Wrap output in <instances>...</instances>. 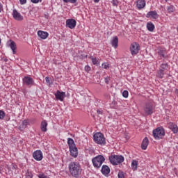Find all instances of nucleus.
<instances>
[{"label": "nucleus", "mask_w": 178, "mask_h": 178, "mask_svg": "<svg viewBox=\"0 0 178 178\" xmlns=\"http://www.w3.org/2000/svg\"><path fill=\"white\" fill-rule=\"evenodd\" d=\"M104 81L105 83H106V84H109V81H111V78L107 76L104 79Z\"/></svg>", "instance_id": "39"}, {"label": "nucleus", "mask_w": 178, "mask_h": 178, "mask_svg": "<svg viewBox=\"0 0 178 178\" xmlns=\"http://www.w3.org/2000/svg\"><path fill=\"white\" fill-rule=\"evenodd\" d=\"M39 178H47V175H44V174H40L38 175Z\"/></svg>", "instance_id": "44"}, {"label": "nucleus", "mask_w": 178, "mask_h": 178, "mask_svg": "<svg viewBox=\"0 0 178 178\" xmlns=\"http://www.w3.org/2000/svg\"><path fill=\"white\" fill-rule=\"evenodd\" d=\"M95 3H98L99 2V0H93Z\"/></svg>", "instance_id": "47"}, {"label": "nucleus", "mask_w": 178, "mask_h": 178, "mask_svg": "<svg viewBox=\"0 0 178 178\" xmlns=\"http://www.w3.org/2000/svg\"><path fill=\"white\" fill-rule=\"evenodd\" d=\"M101 172L102 175H104V176H108V175L111 173V168H109V166L106 165H103L102 167Z\"/></svg>", "instance_id": "14"}, {"label": "nucleus", "mask_w": 178, "mask_h": 178, "mask_svg": "<svg viewBox=\"0 0 178 178\" xmlns=\"http://www.w3.org/2000/svg\"><path fill=\"white\" fill-rule=\"evenodd\" d=\"M152 135L155 140H161L165 137V129L163 127H157L153 130Z\"/></svg>", "instance_id": "4"}, {"label": "nucleus", "mask_w": 178, "mask_h": 178, "mask_svg": "<svg viewBox=\"0 0 178 178\" xmlns=\"http://www.w3.org/2000/svg\"><path fill=\"white\" fill-rule=\"evenodd\" d=\"M55 97L58 101H63V99H65V97H66V92L57 90L55 93Z\"/></svg>", "instance_id": "12"}, {"label": "nucleus", "mask_w": 178, "mask_h": 178, "mask_svg": "<svg viewBox=\"0 0 178 178\" xmlns=\"http://www.w3.org/2000/svg\"><path fill=\"white\" fill-rule=\"evenodd\" d=\"M38 35L40 37V38H42V40H45L48 38V35H49V34L45 31H38Z\"/></svg>", "instance_id": "16"}, {"label": "nucleus", "mask_w": 178, "mask_h": 178, "mask_svg": "<svg viewBox=\"0 0 178 178\" xmlns=\"http://www.w3.org/2000/svg\"><path fill=\"white\" fill-rule=\"evenodd\" d=\"M45 81H46V83H47V84H49V86H51V80L49 79V77L46 76V77H45Z\"/></svg>", "instance_id": "38"}, {"label": "nucleus", "mask_w": 178, "mask_h": 178, "mask_svg": "<svg viewBox=\"0 0 178 178\" xmlns=\"http://www.w3.org/2000/svg\"><path fill=\"white\" fill-rule=\"evenodd\" d=\"M93 140L96 144H99V145H105V144H106L105 136L101 132L95 134L93 136Z\"/></svg>", "instance_id": "6"}, {"label": "nucleus", "mask_w": 178, "mask_h": 178, "mask_svg": "<svg viewBox=\"0 0 178 178\" xmlns=\"http://www.w3.org/2000/svg\"><path fill=\"white\" fill-rule=\"evenodd\" d=\"M29 124V122L27 121V120H24L22 124L19 127V130H24V129H26V127H27Z\"/></svg>", "instance_id": "25"}, {"label": "nucleus", "mask_w": 178, "mask_h": 178, "mask_svg": "<svg viewBox=\"0 0 178 178\" xmlns=\"http://www.w3.org/2000/svg\"><path fill=\"white\" fill-rule=\"evenodd\" d=\"M32 3H38V2H42V0H31Z\"/></svg>", "instance_id": "42"}, {"label": "nucleus", "mask_w": 178, "mask_h": 178, "mask_svg": "<svg viewBox=\"0 0 178 178\" xmlns=\"http://www.w3.org/2000/svg\"><path fill=\"white\" fill-rule=\"evenodd\" d=\"M102 67L103 69H109V64L108 63H104Z\"/></svg>", "instance_id": "33"}, {"label": "nucleus", "mask_w": 178, "mask_h": 178, "mask_svg": "<svg viewBox=\"0 0 178 178\" xmlns=\"http://www.w3.org/2000/svg\"><path fill=\"white\" fill-rule=\"evenodd\" d=\"M5 118V111L0 110V119L2 120Z\"/></svg>", "instance_id": "35"}, {"label": "nucleus", "mask_w": 178, "mask_h": 178, "mask_svg": "<svg viewBox=\"0 0 178 178\" xmlns=\"http://www.w3.org/2000/svg\"><path fill=\"white\" fill-rule=\"evenodd\" d=\"M163 70H160L158 72L156 76L159 78V79H163Z\"/></svg>", "instance_id": "29"}, {"label": "nucleus", "mask_w": 178, "mask_h": 178, "mask_svg": "<svg viewBox=\"0 0 178 178\" xmlns=\"http://www.w3.org/2000/svg\"><path fill=\"white\" fill-rule=\"evenodd\" d=\"M169 129L173 131L175 134H176L178 131V127L177 125L175 124H173V122H170L169 123Z\"/></svg>", "instance_id": "18"}, {"label": "nucleus", "mask_w": 178, "mask_h": 178, "mask_svg": "<svg viewBox=\"0 0 178 178\" xmlns=\"http://www.w3.org/2000/svg\"><path fill=\"white\" fill-rule=\"evenodd\" d=\"M144 112L145 115H152L154 113V106L152 103H146L144 106Z\"/></svg>", "instance_id": "8"}, {"label": "nucleus", "mask_w": 178, "mask_h": 178, "mask_svg": "<svg viewBox=\"0 0 178 178\" xmlns=\"http://www.w3.org/2000/svg\"><path fill=\"white\" fill-rule=\"evenodd\" d=\"M21 5H25V3H27V0H19Z\"/></svg>", "instance_id": "43"}, {"label": "nucleus", "mask_w": 178, "mask_h": 178, "mask_svg": "<svg viewBox=\"0 0 178 178\" xmlns=\"http://www.w3.org/2000/svg\"><path fill=\"white\" fill-rule=\"evenodd\" d=\"M25 178H33V172L28 170L25 173Z\"/></svg>", "instance_id": "27"}, {"label": "nucleus", "mask_w": 178, "mask_h": 178, "mask_svg": "<svg viewBox=\"0 0 178 178\" xmlns=\"http://www.w3.org/2000/svg\"><path fill=\"white\" fill-rule=\"evenodd\" d=\"M146 17H152V19H158V17H159L158 13H156V10L149 11L146 15Z\"/></svg>", "instance_id": "17"}, {"label": "nucleus", "mask_w": 178, "mask_h": 178, "mask_svg": "<svg viewBox=\"0 0 178 178\" xmlns=\"http://www.w3.org/2000/svg\"><path fill=\"white\" fill-rule=\"evenodd\" d=\"M159 55L161 56V58H166L168 56L166 55V49H160L158 51Z\"/></svg>", "instance_id": "21"}, {"label": "nucleus", "mask_w": 178, "mask_h": 178, "mask_svg": "<svg viewBox=\"0 0 178 178\" xmlns=\"http://www.w3.org/2000/svg\"><path fill=\"white\" fill-rule=\"evenodd\" d=\"M68 169L70 174L72 177L79 178L81 176V172H83V168H81V165L77 161H72L68 164Z\"/></svg>", "instance_id": "1"}, {"label": "nucleus", "mask_w": 178, "mask_h": 178, "mask_svg": "<svg viewBox=\"0 0 178 178\" xmlns=\"http://www.w3.org/2000/svg\"><path fill=\"white\" fill-rule=\"evenodd\" d=\"M122 97H124V98H127L129 97V91L124 90L122 92Z\"/></svg>", "instance_id": "34"}, {"label": "nucleus", "mask_w": 178, "mask_h": 178, "mask_svg": "<svg viewBox=\"0 0 178 178\" xmlns=\"http://www.w3.org/2000/svg\"><path fill=\"white\" fill-rule=\"evenodd\" d=\"M118 178H124V172L123 171H120L118 174Z\"/></svg>", "instance_id": "32"}, {"label": "nucleus", "mask_w": 178, "mask_h": 178, "mask_svg": "<svg viewBox=\"0 0 178 178\" xmlns=\"http://www.w3.org/2000/svg\"><path fill=\"white\" fill-rule=\"evenodd\" d=\"M13 170H16L17 169V165L16 164L13 163L10 167Z\"/></svg>", "instance_id": "37"}, {"label": "nucleus", "mask_w": 178, "mask_h": 178, "mask_svg": "<svg viewBox=\"0 0 178 178\" xmlns=\"http://www.w3.org/2000/svg\"><path fill=\"white\" fill-rule=\"evenodd\" d=\"M130 51L131 55H137L140 51V44H138L137 42H133L131 44Z\"/></svg>", "instance_id": "9"}, {"label": "nucleus", "mask_w": 178, "mask_h": 178, "mask_svg": "<svg viewBox=\"0 0 178 178\" xmlns=\"http://www.w3.org/2000/svg\"><path fill=\"white\" fill-rule=\"evenodd\" d=\"M136 3L138 9H144L145 8V0H136Z\"/></svg>", "instance_id": "15"}, {"label": "nucleus", "mask_w": 178, "mask_h": 178, "mask_svg": "<svg viewBox=\"0 0 178 178\" xmlns=\"http://www.w3.org/2000/svg\"><path fill=\"white\" fill-rule=\"evenodd\" d=\"M0 44H1V39H0Z\"/></svg>", "instance_id": "49"}, {"label": "nucleus", "mask_w": 178, "mask_h": 178, "mask_svg": "<svg viewBox=\"0 0 178 178\" xmlns=\"http://www.w3.org/2000/svg\"><path fill=\"white\" fill-rule=\"evenodd\" d=\"M76 22L73 19H68L66 20V27L73 30L76 27Z\"/></svg>", "instance_id": "11"}, {"label": "nucleus", "mask_w": 178, "mask_h": 178, "mask_svg": "<svg viewBox=\"0 0 178 178\" xmlns=\"http://www.w3.org/2000/svg\"><path fill=\"white\" fill-rule=\"evenodd\" d=\"M149 143V140H148V138L145 137L141 144V148L142 149H147V147H148V144Z\"/></svg>", "instance_id": "20"}, {"label": "nucleus", "mask_w": 178, "mask_h": 178, "mask_svg": "<svg viewBox=\"0 0 178 178\" xmlns=\"http://www.w3.org/2000/svg\"><path fill=\"white\" fill-rule=\"evenodd\" d=\"M10 41V48L12 49L13 54H16V43L12 40Z\"/></svg>", "instance_id": "24"}, {"label": "nucleus", "mask_w": 178, "mask_h": 178, "mask_svg": "<svg viewBox=\"0 0 178 178\" xmlns=\"http://www.w3.org/2000/svg\"><path fill=\"white\" fill-rule=\"evenodd\" d=\"M33 156L34 159L38 161H42V158H44L42 156V152H41V150L35 151L33 154Z\"/></svg>", "instance_id": "10"}, {"label": "nucleus", "mask_w": 178, "mask_h": 178, "mask_svg": "<svg viewBox=\"0 0 178 178\" xmlns=\"http://www.w3.org/2000/svg\"><path fill=\"white\" fill-rule=\"evenodd\" d=\"M22 84L26 87H33V86L35 85V82H34V79L33 78L30 76H24L22 79Z\"/></svg>", "instance_id": "7"}, {"label": "nucleus", "mask_w": 178, "mask_h": 178, "mask_svg": "<svg viewBox=\"0 0 178 178\" xmlns=\"http://www.w3.org/2000/svg\"><path fill=\"white\" fill-rule=\"evenodd\" d=\"M92 165L96 169H99L102 163L105 162V157L102 155H98L92 159Z\"/></svg>", "instance_id": "5"}, {"label": "nucleus", "mask_w": 178, "mask_h": 178, "mask_svg": "<svg viewBox=\"0 0 178 178\" xmlns=\"http://www.w3.org/2000/svg\"><path fill=\"white\" fill-rule=\"evenodd\" d=\"M63 2H65V3H69V2L70 3H76V2H77V0H63Z\"/></svg>", "instance_id": "31"}, {"label": "nucleus", "mask_w": 178, "mask_h": 178, "mask_svg": "<svg viewBox=\"0 0 178 178\" xmlns=\"http://www.w3.org/2000/svg\"><path fill=\"white\" fill-rule=\"evenodd\" d=\"M92 63L93 65H97V63H98V60H97V58H92Z\"/></svg>", "instance_id": "41"}, {"label": "nucleus", "mask_w": 178, "mask_h": 178, "mask_svg": "<svg viewBox=\"0 0 178 178\" xmlns=\"http://www.w3.org/2000/svg\"><path fill=\"white\" fill-rule=\"evenodd\" d=\"M97 115H102V110H97Z\"/></svg>", "instance_id": "45"}, {"label": "nucleus", "mask_w": 178, "mask_h": 178, "mask_svg": "<svg viewBox=\"0 0 178 178\" xmlns=\"http://www.w3.org/2000/svg\"><path fill=\"white\" fill-rule=\"evenodd\" d=\"M111 43L112 47H113L114 48H118V45L119 44V38H118V36L113 37Z\"/></svg>", "instance_id": "19"}, {"label": "nucleus", "mask_w": 178, "mask_h": 178, "mask_svg": "<svg viewBox=\"0 0 178 178\" xmlns=\"http://www.w3.org/2000/svg\"><path fill=\"white\" fill-rule=\"evenodd\" d=\"M168 63L161 64V70H163L164 72L165 70H166V69H168Z\"/></svg>", "instance_id": "30"}, {"label": "nucleus", "mask_w": 178, "mask_h": 178, "mask_svg": "<svg viewBox=\"0 0 178 178\" xmlns=\"http://www.w3.org/2000/svg\"><path fill=\"white\" fill-rule=\"evenodd\" d=\"M111 3L113 6H118V5H119V1H118V0H113Z\"/></svg>", "instance_id": "36"}, {"label": "nucleus", "mask_w": 178, "mask_h": 178, "mask_svg": "<svg viewBox=\"0 0 178 178\" xmlns=\"http://www.w3.org/2000/svg\"><path fill=\"white\" fill-rule=\"evenodd\" d=\"M90 70H91V67H90V66H88V65H86V66L85 67V71L87 72H90Z\"/></svg>", "instance_id": "40"}, {"label": "nucleus", "mask_w": 178, "mask_h": 178, "mask_svg": "<svg viewBox=\"0 0 178 178\" xmlns=\"http://www.w3.org/2000/svg\"><path fill=\"white\" fill-rule=\"evenodd\" d=\"M167 10L168 13H173V12H175V7L173 6H168L167 7Z\"/></svg>", "instance_id": "28"}, {"label": "nucleus", "mask_w": 178, "mask_h": 178, "mask_svg": "<svg viewBox=\"0 0 178 178\" xmlns=\"http://www.w3.org/2000/svg\"><path fill=\"white\" fill-rule=\"evenodd\" d=\"M147 29L149 31H154V30H155V25H154V24H152V22H147Z\"/></svg>", "instance_id": "22"}, {"label": "nucleus", "mask_w": 178, "mask_h": 178, "mask_svg": "<svg viewBox=\"0 0 178 178\" xmlns=\"http://www.w3.org/2000/svg\"><path fill=\"white\" fill-rule=\"evenodd\" d=\"M67 145L71 156L73 158H77V156H79V149H77V146H76V143H74L73 138H67Z\"/></svg>", "instance_id": "2"}, {"label": "nucleus", "mask_w": 178, "mask_h": 178, "mask_svg": "<svg viewBox=\"0 0 178 178\" xmlns=\"http://www.w3.org/2000/svg\"><path fill=\"white\" fill-rule=\"evenodd\" d=\"M13 16L15 20H17L18 22H22V20H23V16H22L16 9L13 10Z\"/></svg>", "instance_id": "13"}, {"label": "nucleus", "mask_w": 178, "mask_h": 178, "mask_svg": "<svg viewBox=\"0 0 178 178\" xmlns=\"http://www.w3.org/2000/svg\"><path fill=\"white\" fill-rule=\"evenodd\" d=\"M47 126H48V122H47L46 120H44L41 122L40 128H41L42 131H43V132L47 131Z\"/></svg>", "instance_id": "23"}, {"label": "nucleus", "mask_w": 178, "mask_h": 178, "mask_svg": "<svg viewBox=\"0 0 178 178\" xmlns=\"http://www.w3.org/2000/svg\"><path fill=\"white\" fill-rule=\"evenodd\" d=\"M138 165V161L137 160H133L131 162V168L133 170H137V165Z\"/></svg>", "instance_id": "26"}, {"label": "nucleus", "mask_w": 178, "mask_h": 178, "mask_svg": "<svg viewBox=\"0 0 178 178\" xmlns=\"http://www.w3.org/2000/svg\"><path fill=\"white\" fill-rule=\"evenodd\" d=\"M108 160L111 162V165H120V163H123L124 162V157L122 155H111L108 157Z\"/></svg>", "instance_id": "3"}, {"label": "nucleus", "mask_w": 178, "mask_h": 178, "mask_svg": "<svg viewBox=\"0 0 178 178\" xmlns=\"http://www.w3.org/2000/svg\"><path fill=\"white\" fill-rule=\"evenodd\" d=\"M3 10V6H2V3H0V12H2Z\"/></svg>", "instance_id": "46"}, {"label": "nucleus", "mask_w": 178, "mask_h": 178, "mask_svg": "<svg viewBox=\"0 0 178 178\" xmlns=\"http://www.w3.org/2000/svg\"><path fill=\"white\" fill-rule=\"evenodd\" d=\"M1 170L0 169V173H1Z\"/></svg>", "instance_id": "48"}]
</instances>
